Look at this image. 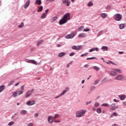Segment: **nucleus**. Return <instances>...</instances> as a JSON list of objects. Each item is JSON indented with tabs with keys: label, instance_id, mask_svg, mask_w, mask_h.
Returning a JSON list of instances; mask_svg holds the SVG:
<instances>
[{
	"label": "nucleus",
	"instance_id": "55",
	"mask_svg": "<svg viewBox=\"0 0 126 126\" xmlns=\"http://www.w3.org/2000/svg\"><path fill=\"white\" fill-rule=\"evenodd\" d=\"M29 92H30L32 94V93H34V89H32V90L31 91H29Z\"/></svg>",
	"mask_w": 126,
	"mask_h": 126
},
{
	"label": "nucleus",
	"instance_id": "8",
	"mask_svg": "<svg viewBox=\"0 0 126 126\" xmlns=\"http://www.w3.org/2000/svg\"><path fill=\"white\" fill-rule=\"evenodd\" d=\"M116 80H123L124 79V76L122 75H118L115 77Z\"/></svg>",
	"mask_w": 126,
	"mask_h": 126
},
{
	"label": "nucleus",
	"instance_id": "52",
	"mask_svg": "<svg viewBox=\"0 0 126 126\" xmlns=\"http://www.w3.org/2000/svg\"><path fill=\"white\" fill-rule=\"evenodd\" d=\"M38 116H39V114L35 113L34 114V118H37Z\"/></svg>",
	"mask_w": 126,
	"mask_h": 126
},
{
	"label": "nucleus",
	"instance_id": "57",
	"mask_svg": "<svg viewBox=\"0 0 126 126\" xmlns=\"http://www.w3.org/2000/svg\"><path fill=\"white\" fill-rule=\"evenodd\" d=\"M111 8V6L108 5L106 7V9H110Z\"/></svg>",
	"mask_w": 126,
	"mask_h": 126
},
{
	"label": "nucleus",
	"instance_id": "18",
	"mask_svg": "<svg viewBox=\"0 0 126 126\" xmlns=\"http://www.w3.org/2000/svg\"><path fill=\"white\" fill-rule=\"evenodd\" d=\"M108 46H102L101 48V50H103V52H105V51H108Z\"/></svg>",
	"mask_w": 126,
	"mask_h": 126
},
{
	"label": "nucleus",
	"instance_id": "51",
	"mask_svg": "<svg viewBox=\"0 0 126 126\" xmlns=\"http://www.w3.org/2000/svg\"><path fill=\"white\" fill-rule=\"evenodd\" d=\"M91 103H92V101L91 100L90 101H89V102H87L86 103V105H89V104H91Z\"/></svg>",
	"mask_w": 126,
	"mask_h": 126
},
{
	"label": "nucleus",
	"instance_id": "41",
	"mask_svg": "<svg viewBox=\"0 0 126 126\" xmlns=\"http://www.w3.org/2000/svg\"><path fill=\"white\" fill-rule=\"evenodd\" d=\"M98 83H99V80H96L94 81V85H97V84H98Z\"/></svg>",
	"mask_w": 126,
	"mask_h": 126
},
{
	"label": "nucleus",
	"instance_id": "13",
	"mask_svg": "<svg viewBox=\"0 0 126 126\" xmlns=\"http://www.w3.org/2000/svg\"><path fill=\"white\" fill-rule=\"evenodd\" d=\"M86 37V34L84 33H81L78 35V38H85Z\"/></svg>",
	"mask_w": 126,
	"mask_h": 126
},
{
	"label": "nucleus",
	"instance_id": "23",
	"mask_svg": "<svg viewBox=\"0 0 126 126\" xmlns=\"http://www.w3.org/2000/svg\"><path fill=\"white\" fill-rule=\"evenodd\" d=\"M125 28V24H121L119 26V29H121V30L124 29Z\"/></svg>",
	"mask_w": 126,
	"mask_h": 126
},
{
	"label": "nucleus",
	"instance_id": "36",
	"mask_svg": "<svg viewBox=\"0 0 126 126\" xmlns=\"http://www.w3.org/2000/svg\"><path fill=\"white\" fill-rule=\"evenodd\" d=\"M88 6H89V7L93 6V2H92V1H90L88 3Z\"/></svg>",
	"mask_w": 126,
	"mask_h": 126
},
{
	"label": "nucleus",
	"instance_id": "29",
	"mask_svg": "<svg viewBox=\"0 0 126 126\" xmlns=\"http://www.w3.org/2000/svg\"><path fill=\"white\" fill-rule=\"evenodd\" d=\"M43 41H44V40H39V41L37 42V47H39V46H40V45L41 44H42V43H43Z\"/></svg>",
	"mask_w": 126,
	"mask_h": 126
},
{
	"label": "nucleus",
	"instance_id": "30",
	"mask_svg": "<svg viewBox=\"0 0 126 126\" xmlns=\"http://www.w3.org/2000/svg\"><path fill=\"white\" fill-rule=\"evenodd\" d=\"M101 17L102 18H106L107 17V14L104 13H101Z\"/></svg>",
	"mask_w": 126,
	"mask_h": 126
},
{
	"label": "nucleus",
	"instance_id": "3",
	"mask_svg": "<svg viewBox=\"0 0 126 126\" xmlns=\"http://www.w3.org/2000/svg\"><path fill=\"white\" fill-rule=\"evenodd\" d=\"M86 113V111L85 110H81L79 111H77L76 113V116L78 118H81L83 115H84Z\"/></svg>",
	"mask_w": 126,
	"mask_h": 126
},
{
	"label": "nucleus",
	"instance_id": "37",
	"mask_svg": "<svg viewBox=\"0 0 126 126\" xmlns=\"http://www.w3.org/2000/svg\"><path fill=\"white\" fill-rule=\"evenodd\" d=\"M103 107H110V105L108 103H103L101 105Z\"/></svg>",
	"mask_w": 126,
	"mask_h": 126
},
{
	"label": "nucleus",
	"instance_id": "33",
	"mask_svg": "<svg viewBox=\"0 0 126 126\" xmlns=\"http://www.w3.org/2000/svg\"><path fill=\"white\" fill-rule=\"evenodd\" d=\"M114 71H115V72H119V73H122V70H121L119 69H114Z\"/></svg>",
	"mask_w": 126,
	"mask_h": 126
},
{
	"label": "nucleus",
	"instance_id": "25",
	"mask_svg": "<svg viewBox=\"0 0 126 126\" xmlns=\"http://www.w3.org/2000/svg\"><path fill=\"white\" fill-rule=\"evenodd\" d=\"M110 74H111V75H113V76H114V75H117V72H116V71H115V69H114V71H111Z\"/></svg>",
	"mask_w": 126,
	"mask_h": 126
},
{
	"label": "nucleus",
	"instance_id": "47",
	"mask_svg": "<svg viewBox=\"0 0 126 126\" xmlns=\"http://www.w3.org/2000/svg\"><path fill=\"white\" fill-rule=\"evenodd\" d=\"M66 6H69V5H70V1H67L66 3Z\"/></svg>",
	"mask_w": 126,
	"mask_h": 126
},
{
	"label": "nucleus",
	"instance_id": "61",
	"mask_svg": "<svg viewBox=\"0 0 126 126\" xmlns=\"http://www.w3.org/2000/svg\"><path fill=\"white\" fill-rule=\"evenodd\" d=\"M57 48H60V47H62V45H61V44H57Z\"/></svg>",
	"mask_w": 126,
	"mask_h": 126
},
{
	"label": "nucleus",
	"instance_id": "12",
	"mask_svg": "<svg viewBox=\"0 0 126 126\" xmlns=\"http://www.w3.org/2000/svg\"><path fill=\"white\" fill-rule=\"evenodd\" d=\"M118 97H119L120 100H121L122 101H124V100H125V99H126V95H125V94H122L120 95H118Z\"/></svg>",
	"mask_w": 126,
	"mask_h": 126
},
{
	"label": "nucleus",
	"instance_id": "60",
	"mask_svg": "<svg viewBox=\"0 0 126 126\" xmlns=\"http://www.w3.org/2000/svg\"><path fill=\"white\" fill-rule=\"evenodd\" d=\"M13 96L14 97H16V92L14 93V94H13Z\"/></svg>",
	"mask_w": 126,
	"mask_h": 126
},
{
	"label": "nucleus",
	"instance_id": "58",
	"mask_svg": "<svg viewBox=\"0 0 126 126\" xmlns=\"http://www.w3.org/2000/svg\"><path fill=\"white\" fill-rule=\"evenodd\" d=\"M21 90H24V86H22L21 87Z\"/></svg>",
	"mask_w": 126,
	"mask_h": 126
},
{
	"label": "nucleus",
	"instance_id": "64",
	"mask_svg": "<svg viewBox=\"0 0 126 126\" xmlns=\"http://www.w3.org/2000/svg\"><path fill=\"white\" fill-rule=\"evenodd\" d=\"M112 126H119L118 125V124H114L112 125Z\"/></svg>",
	"mask_w": 126,
	"mask_h": 126
},
{
	"label": "nucleus",
	"instance_id": "15",
	"mask_svg": "<svg viewBox=\"0 0 126 126\" xmlns=\"http://www.w3.org/2000/svg\"><path fill=\"white\" fill-rule=\"evenodd\" d=\"M66 53L65 52H61L58 54L59 58H62V57H64L65 56Z\"/></svg>",
	"mask_w": 126,
	"mask_h": 126
},
{
	"label": "nucleus",
	"instance_id": "9",
	"mask_svg": "<svg viewBox=\"0 0 126 126\" xmlns=\"http://www.w3.org/2000/svg\"><path fill=\"white\" fill-rule=\"evenodd\" d=\"M30 2H31L30 0H27V1L26 2V3L25 4L24 6V7L25 9H26V8H27L29 6V5H30Z\"/></svg>",
	"mask_w": 126,
	"mask_h": 126
},
{
	"label": "nucleus",
	"instance_id": "62",
	"mask_svg": "<svg viewBox=\"0 0 126 126\" xmlns=\"http://www.w3.org/2000/svg\"><path fill=\"white\" fill-rule=\"evenodd\" d=\"M48 12H49V9H47L46 10H45V13H48Z\"/></svg>",
	"mask_w": 126,
	"mask_h": 126
},
{
	"label": "nucleus",
	"instance_id": "50",
	"mask_svg": "<svg viewBox=\"0 0 126 126\" xmlns=\"http://www.w3.org/2000/svg\"><path fill=\"white\" fill-rule=\"evenodd\" d=\"M67 1H67L66 0H63V4H65V3H66Z\"/></svg>",
	"mask_w": 126,
	"mask_h": 126
},
{
	"label": "nucleus",
	"instance_id": "16",
	"mask_svg": "<svg viewBox=\"0 0 126 126\" xmlns=\"http://www.w3.org/2000/svg\"><path fill=\"white\" fill-rule=\"evenodd\" d=\"M32 95V94L29 92V91L26 94V98H29L30 96Z\"/></svg>",
	"mask_w": 126,
	"mask_h": 126
},
{
	"label": "nucleus",
	"instance_id": "27",
	"mask_svg": "<svg viewBox=\"0 0 126 126\" xmlns=\"http://www.w3.org/2000/svg\"><path fill=\"white\" fill-rule=\"evenodd\" d=\"M105 63H107V64H110V63H111L112 64H116L115 63H114L110 60H108V62H106Z\"/></svg>",
	"mask_w": 126,
	"mask_h": 126
},
{
	"label": "nucleus",
	"instance_id": "2",
	"mask_svg": "<svg viewBox=\"0 0 126 126\" xmlns=\"http://www.w3.org/2000/svg\"><path fill=\"white\" fill-rule=\"evenodd\" d=\"M114 19L116 21H121L123 19V15L121 14L116 13L114 15Z\"/></svg>",
	"mask_w": 126,
	"mask_h": 126
},
{
	"label": "nucleus",
	"instance_id": "45",
	"mask_svg": "<svg viewBox=\"0 0 126 126\" xmlns=\"http://www.w3.org/2000/svg\"><path fill=\"white\" fill-rule=\"evenodd\" d=\"M73 56H74V52H71L69 54V56L70 57H73Z\"/></svg>",
	"mask_w": 126,
	"mask_h": 126
},
{
	"label": "nucleus",
	"instance_id": "43",
	"mask_svg": "<svg viewBox=\"0 0 126 126\" xmlns=\"http://www.w3.org/2000/svg\"><path fill=\"white\" fill-rule=\"evenodd\" d=\"M59 117H60V115L56 114L55 115L53 118H54V119H57V118H59Z\"/></svg>",
	"mask_w": 126,
	"mask_h": 126
},
{
	"label": "nucleus",
	"instance_id": "46",
	"mask_svg": "<svg viewBox=\"0 0 126 126\" xmlns=\"http://www.w3.org/2000/svg\"><path fill=\"white\" fill-rule=\"evenodd\" d=\"M84 28V27L81 26L78 28V30H79V31H81V30H82Z\"/></svg>",
	"mask_w": 126,
	"mask_h": 126
},
{
	"label": "nucleus",
	"instance_id": "31",
	"mask_svg": "<svg viewBox=\"0 0 126 126\" xmlns=\"http://www.w3.org/2000/svg\"><path fill=\"white\" fill-rule=\"evenodd\" d=\"M43 10V6H40L38 7V12H41Z\"/></svg>",
	"mask_w": 126,
	"mask_h": 126
},
{
	"label": "nucleus",
	"instance_id": "42",
	"mask_svg": "<svg viewBox=\"0 0 126 126\" xmlns=\"http://www.w3.org/2000/svg\"><path fill=\"white\" fill-rule=\"evenodd\" d=\"M83 32H89V31H90V29H85L83 30Z\"/></svg>",
	"mask_w": 126,
	"mask_h": 126
},
{
	"label": "nucleus",
	"instance_id": "1",
	"mask_svg": "<svg viewBox=\"0 0 126 126\" xmlns=\"http://www.w3.org/2000/svg\"><path fill=\"white\" fill-rule=\"evenodd\" d=\"M68 20H70V13H67L65 14L63 18L59 21L60 25H63V24H65Z\"/></svg>",
	"mask_w": 126,
	"mask_h": 126
},
{
	"label": "nucleus",
	"instance_id": "40",
	"mask_svg": "<svg viewBox=\"0 0 126 126\" xmlns=\"http://www.w3.org/2000/svg\"><path fill=\"white\" fill-rule=\"evenodd\" d=\"M107 82V78H104L101 81L102 83H106Z\"/></svg>",
	"mask_w": 126,
	"mask_h": 126
},
{
	"label": "nucleus",
	"instance_id": "34",
	"mask_svg": "<svg viewBox=\"0 0 126 126\" xmlns=\"http://www.w3.org/2000/svg\"><path fill=\"white\" fill-rule=\"evenodd\" d=\"M103 34V31H100L98 32V34H97V37H100Z\"/></svg>",
	"mask_w": 126,
	"mask_h": 126
},
{
	"label": "nucleus",
	"instance_id": "56",
	"mask_svg": "<svg viewBox=\"0 0 126 126\" xmlns=\"http://www.w3.org/2000/svg\"><path fill=\"white\" fill-rule=\"evenodd\" d=\"M27 126H33V123H29Z\"/></svg>",
	"mask_w": 126,
	"mask_h": 126
},
{
	"label": "nucleus",
	"instance_id": "10",
	"mask_svg": "<svg viewBox=\"0 0 126 126\" xmlns=\"http://www.w3.org/2000/svg\"><path fill=\"white\" fill-rule=\"evenodd\" d=\"M94 51H96V52H98V51H99V48H98L97 47H95V48H91L90 50H89V53H92V52H94Z\"/></svg>",
	"mask_w": 126,
	"mask_h": 126
},
{
	"label": "nucleus",
	"instance_id": "44",
	"mask_svg": "<svg viewBox=\"0 0 126 126\" xmlns=\"http://www.w3.org/2000/svg\"><path fill=\"white\" fill-rule=\"evenodd\" d=\"M12 125H14V122H11L8 124L9 126H12Z\"/></svg>",
	"mask_w": 126,
	"mask_h": 126
},
{
	"label": "nucleus",
	"instance_id": "53",
	"mask_svg": "<svg viewBox=\"0 0 126 126\" xmlns=\"http://www.w3.org/2000/svg\"><path fill=\"white\" fill-rule=\"evenodd\" d=\"M116 106V103H112L111 105H109V107H115Z\"/></svg>",
	"mask_w": 126,
	"mask_h": 126
},
{
	"label": "nucleus",
	"instance_id": "49",
	"mask_svg": "<svg viewBox=\"0 0 126 126\" xmlns=\"http://www.w3.org/2000/svg\"><path fill=\"white\" fill-rule=\"evenodd\" d=\"M99 104L98 102H95L94 104L95 107H99Z\"/></svg>",
	"mask_w": 126,
	"mask_h": 126
},
{
	"label": "nucleus",
	"instance_id": "17",
	"mask_svg": "<svg viewBox=\"0 0 126 126\" xmlns=\"http://www.w3.org/2000/svg\"><path fill=\"white\" fill-rule=\"evenodd\" d=\"M35 3V4H38V5H40L42 4V1L41 0H36Z\"/></svg>",
	"mask_w": 126,
	"mask_h": 126
},
{
	"label": "nucleus",
	"instance_id": "38",
	"mask_svg": "<svg viewBox=\"0 0 126 126\" xmlns=\"http://www.w3.org/2000/svg\"><path fill=\"white\" fill-rule=\"evenodd\" d=\"M89 60H97V58H96V57H91L87 58V61H89Z\"/></svg>",
	"mask_w": 126,
	"mask_h": 126
},
{
	"label": "nucleus",
	"instance_id": "5",
	"mask_svg": "<svg viewBox=\"0 0 126 126\" xmlns=\"http://www.w3.org/2000/svg\"><path fill=\"white\" fill-rule=\"evenodd\" d=\"M72 50H75V51H79L82 49V45H74L71 47Z\"/></svg>",
	"mask_w": 126,
	"mask_h": 126
},
{
	"label": "nucleus",
	"instance_id": "35",
	"mask_svg": "<svg viewBox=\"0 0 126 126\" xmlns=\"http://www.w3.org/2000/svg\"><path fill=\"white\" fill-rule=\"evenodd\" d=\"M96 89V87L95 86H92L90 88V91L91 92H92V91H94Z\"/></svg>",
	"mask_w": 126,
	"mask_h": 126
},
{
	"label": "nucleus",
	"instance_id": "21",
	"mask_svg": "<svg viewBox=\"0 0 126 126\" xmlns=\"http://www.w3.org/2000/svg\"><path fill=\"white\" fill-rule=\"evenodd\" d=\"M118 116V113L117 112H114L113 114H111L110 116V118H113V117H117Z\"/></svg>",
	"mask_w": 126,
	"mask_h": 126
},
{
	"label": "nucleus",
	"instance_id": "54",
	"mask_svg": "<svg viewBox=\"0 0 126 126\" xmlns=\"http://www.w3.org/2000/svg\"><path fill=\"white\" fill-rule=\"evenodd\" d=\"M23 92L22 91H20L18 93V95H21V94H23Z\"/></svg>",
	"mask_w": 126,
	"mask_h": 126
},
{
	"label": "nucleus",
	"instance_id": "4",
	"mask_svg": "<svg viewBox=\"0 0 126 126\" xmlns=\"http://www.w3.org/2000/svg\"><path fill=\"white\" fill-rule=\"evenodd\" d=\"M75 37V32H73L64 36L65 39H73Z\"/></svg>",
	"mask_w": 126,
	"mask_h": 126
},
{
	"label": "nucleus",
	"instance_id": "20",
	"mask_svg": "<svg viewBox=\"0 0 126 126\" xmlns=\"http://www.w3.org/2000/svg\"><path fill=\"white\" fill-rule=\"evenodd\" d=\"M47 17V14L46 13H43L41 16V19H45Z\"/></svg>",
	"mask_w": 126,
	"mask_h": 126
},
{
	"label": "nucleus",
	"instance_id": "59",
	"mask_svg": "<svg viewBox=\"0 0 126 126\" xmlns=\"http://www.w3.org/2000/svg\"><path fill=\"white\" fill-rule=\"evenodd\" d=\"M55 123H61V122L59 120H54Z\"/></svg>",
	"mask_w": 126,
	"mask_h": 126
},
{
	"label": "nucleus",
	"instance_id": "39",
	"mask_svg": "<svg viewBox=\"0 0 126 126\" xmlns=\"http://www.w3.org/2000/svg\"><path fill=\"white\" fill-rule=\"evenodd\" d=\"M88 55V52H86L84 54H81V57H86V56H87Z\"/></svg>",
	"mask_w": 126,
	"mask_h": 126
},
{
	"label": "nucleus",
	"instance_id": "22",
	"mask_svg": "<svg viewBox=\"0 0 126 126\" xmlns=\"http://www.w3.org/2000/svg\"><path fill=\"white\" fill-rule=\"evenodd\" d=\"M5 86L4 85H2L0 86V92H2L3 90H4Z\"/></svg>",
	"mask_w": 126,
	"mask_h": 126
},
{
	"label": "nucleus",
	"instance_id": "28",
	"mask_svg": "<svg viewBox=\"0 0 126 126\" xmlns=\"http://www.w3.org/2000/svg\"><path fill=\"white\" fill-rule=\"evenodd\" d=\"M94 70H96V71H99V70H100V67L96 66H94Z\"/></svg>",
	"mask_w": 126,
	"mask_h": 126
},
{
	"label": "nucleus",
	"instance_id": "14",
	"mask_svg": "<svg viewBox=\"0 0 126 126\" xmlns=\"http://www.w3.org/2000/svg\"><path fill=\"white\" fill-rule=\"evenodd\" d=\"M28 63H33V64H37V62L34 60H29Z\"/></svg>",
	"mask_w": 126,
	"mask_h": 126
},
{
	"label": "nucleus",
	"instance_id": "26",
	"mask_svg": "<svg viewBox=\"0 0 126 126\" xmlns=\"http://www.w3.org/2000/svg\"><path fill=\"white\" fill-rule=\"evenodd\" d=\"M20 114H21V115H26V114H27V111L25 110H22Z\"/></svg>",
	"mask_w": 126,
	"mask_h": 126
},
{
	"label": "nucleus",
	"instance_id": "6",
	"mask_svg": "<svg viewBox=\"0 0 126 126\" xmlns=\"http://www.w3.org/2000/svg\"><path fill=\"white\" fill-rule=\"evenodd\" d=\"M54 120H55V118L52 116H49L48 117L47 120H48V122L49 124H52V123H53V122H54Z\"/></svg>",
	"mask_w": 126,
	"mask_h": 126
},
{
	"label": "nucleus",
	"instance_id": "63",
	"mask_svg": "<svg viewBox=\"0 0 126 126\" xmlns=\"http://www.w3.org/2000/svg\"><path fill=\"white\" fill-rule=\"evenodd\" d=\"M84 66V67H87V66H89V65L86 64H85Z\"/></svg>",
	"mask_w": 126,
	"mask_h": 126
},
{
	"label": "nucleus",
	"instance_id": "7",
	"mask_svg": "<svg viewBox=\"0 0 126 126\" xmlns=\"http://www.w3.org/2000/svg\"><path fill=\"white\" fill-rule=\"evenodd\" d=\"M35 104H36V103L34 100L28 101L27 102V106H33V105H35Z\"/></svg>",
	"mask_w": 126,
	"mask_h": 126
},
{
	"label": "nucleus",
	"instance_id": "32",
	"mask_svg": "<svg viewBox=\"0 0 126 126\" xmlns=\"http://www.w3.org/2000/svg\"><path fill=\"white\" fill-rule=\"evenodd\" d=\"M24 26V23L22 22L20 25L18 26V28L21 29V28H22Z\"/></svg>",
	"mask_w": 126,
	"mask_h": 126
},
{
	"label": "nucleus",
	"instance_id": "11",
	"mask_svg": "<svg viewBox=\"0 0 126 126\" xmlns=\"http://www.w3.org/2000/svg\"><path fill=\"white\" fill-rule=\"evenodd\" d=\"M68 90H69V88H66L65 90L63 91V92L61 94V96H63V95H64V94H65V93H66V92H67V91H68Z\"/></svg>",
	"mask_w": 126,
	"mask_h": 126
},
{
	"label": "nucleus",
	"instance_id": "24",
	"mask_svg": "<svg viewBox=\"0 0 126 126\" xmlns=\"http://www.w3.org/2000/svg\"><path fill=\"white\" fill-rule=\"evenodd\" d=\"M101 112H102V109L101 108L99 107L96 109V113L97 114H101Z\"/></svg>",
	"mask_w": 126,
	"mask_h": 126
},
{
	"label": "nucleus",
	"instance_id": "19",
	"mask_svg": "<svg viewBox=\"0 0 126 126\" xmlns=\"http://www.w3.org/2000/svg\"><path fill=\"white\" fill-rule=\"evenodd\" d=\"M58 19V17L57 16H55L53 17L51 20V23H53V22H55V21H56V20Z\"/></svg>",
	"mask_w": 126,
	"mask_h": 126
},
{
	"label": "nucleus",
	"instance_id": "48",
	"mask_svg": "<svg viewBox=\"0 0 126 126\" xmlns=\"http://www.w3.org/2000/svg\"><path fill=\"white\" fill-rule=\"evenodd\" d=\"M13 82H14L13 81H11L8 84V86H10V85H12L13 84Z\"/></svg>",
	"mask_w": 126,
	"mask_h": 126
}]
</instances>
